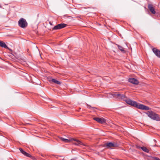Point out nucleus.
I'll return each mask as SVG.
<instances>
[{"mask_svg":"<svg viewBox=\"0 0 160 160\" xmlns=\"http://www.w3.org/2000/svg\"><path fill=\"white\" fill-rule=\"evenodd\" d=\"M130 105L142 110H149L150 109L149 107L142 104H138L136 102L132 100Z\"/></svg>","mask_w":160,"mask_h":160,"instance_id":"nucleus-1","label":"nucleus"},{"mask_svg":"<svg viewBox=\"0 0 160 160\" xmlns=\"http://www.w3.org/2000/svg\"><path fill=\"white\" fill-rule=\"evenodd\" d=\"M148 117L151 118L156 120H160V118L158 115L152 111H148L146 113Z\"/></svg>","mask_w":160,"mask_h":160,"instance_id":"nucleus-2","label":"nucleus"},{"mask_svg":"<svg viewBox=\"0 0 160 160\" xmlns=\"http://www.w3.org/2000/svg\"><path fill=\"white\" fill-rule=\"evenodd\" d=\"M18 24L19 26L23 28H25L27 25L26 20L23 18H21L19 20Z\"/></svg>","mask_w":160,"mask_h":160,"instance_id":"nucleus-3","label":"nucleus"},{"mask_svg":"<svg viewBox=\"0 0 160 160\" xmlns=\"http://www.w3.org/2000/svg\"><path fill=\"white\" fill-rule=\"evenodd\" d=\"M67 26V25L64 23H60L55 26L53 28L52 30H57L61 29Z\"/></svg>","mask_w":160,"mask_h":160,"instance_id":"nucleus-4","label":"nucleus"},{"mask_svg":"<svg viewBox=\"0 0 160 160\" xmlns=\"http://www.w3.org/2000/svg\"><path fill=\"white\" fill-rule=\"evenodd\" d=\"M104 146L107 148H112V147H116L118 146L117 144L112 142L106 143L104 144Z\"/></svg>","mask_w":160,"mask_h":160,"instance_id":"nucleus-5","label":"nucleus"},{"mask_svg":"<svg viewBox=\"0 0 160 160\" xmlns=\"http://www.w3.org/2000/svg\"><path fill=\"white\" fill-rule=\"evenodd\" d=\"M93 119L98 122L103 124L105 123L106 120L105 119L103 118H94Z\"/></svg>","mask_w":160,"mask_h":160,"instance_id":"nucleus-6","label":"nucleus"},{"mask_svg":"<svg viewBox=\"0 0 160 160\" xmlns=\"http://www.w3.org/2000/svg\"><path fill=\"white\" fill-rule=\"evenodd\" d=\"M152 51L156 56L160 58V50L154 48L152 49Z\"/></svg>","mask_w":160,"mask_h":160,"instance_id":"nucleus-7","label":"nucleus"},{"mask_svg":"<svg viewBox=\"0 0 160 160\" xmlns=\"http://www.w3.org/2000/svg\"><path fill=\"white\" fill-rule=\"evenodd\" d=\"M148 8L152 14H155L156 13L155 9L153 5L151 4H149L148 5Z\"/></svg>","mask_w":160,"mask_h":160,"instance_id":"nucleus-8","label":"nucleus"},{"mask_svg":"<svg viewBox=\"0 0 160 160\" xmlns=\"http://www.w3.org/2000/svg\"><path fill=\"white\" fill-rule=\"evenodd\" d=\"M48 81L50 82H53L55 84L60 85L61 84V82L57 80L52 78H48Z\"/></svg>","mask_w":160,"mask_h":160,"instance_id":"nucleus-9","label":"nucleus"},{"mask_svg":"<svg viewBox=\"0 0 160 160\" xmlns=\"http://www.w3.org/2000/svg\"><path fill=\"white\" fill-rule=\"evenodd\" d=\"M72 141H74L76 142H74L73 143L74 144H75L76 145H82L84 146H86V145L82 142L81 141H79L76 139H74V138H72Z\"/></svg>","mask_w":160,"mask_h":160,"instance_id":"nucleus-10","label":"nucleus"},{"mask_svg":"<svg viewBox=\"0 0 160 160\" xmlns=\"http://www.w3.org/2000/svg\"><path fill=\"white\" fill-rule=\"evenodd\" d=\"M128 81L130 82L135 84H138L139 83L138 81L134 78H129Z\"/></svg>","mask_w":160,"mask_h":160,"instance_id":"nucleus-11","label":"nucleus"},{"mask_svg":"<svg viewBox=\"0 0 160 160\" xmlns=\"http://www.w3.org/2000/svg\"><path fill=\"white\" fill-rule=\"evenodd\" d=\"M60 139L63 142H69L71 141H72V138L69 139L64 138L62 137H60Z\"/></svg>","mask_w":160,"mask_h":160,"instance_id":"nucleus-12","label":"nucleus"},{"mask_svg":"<svg viewBox=\"0 0 160 160\" xmlns=\"http://www.w3.org/2000/svg\"><path fill=\"white\" fill-rule=\"evenodd\" d=\"M0 46L6 48H8L5 43L1 41H0Z\"/></svg>","mask_w":160,"mask_h":160,"instance_id":"nucleus-13","label":"nucleus"},{"mask_svg":"<svg viewBox=\"0 0 160 160\" xmlns=\"http://www.w3.org/2000/svg\"><path fill=\"white\" fill-rule=\"evenodd\" d=\"M118 49L122 52H125V51L124 50V48L121 46L117 45Z\"/></svg>","mask_w":160,"mask_h":160,"instance_id":"nucleus-14","label":"nucleus"},{"mask_svg":"<svg viewBox=\"0 0 160 160\" xmlns=\"http://www.w3.org/2000/svg\"><path fill=\"white\" fill-rule=\"evenodd\" d=\"M141 149L146 152L148 153L149 150L145 147H142L141 148Z\"/></svg>","mask_w":160,"mask_h":160,"instance_id":"nucleus-15","label":"nucleus"},{"mask_svg":"<svg viewBox=\"0 0 160 160\" xmlns=\"http://www.w3.org/2000/svg\"><path fill=\"white\" fill-rule=\"evenodd\" d=\"M114 97H117V98H118L119 99H120V97H121V96L122 95V94H120V93H116L114 94Z\"/></svg>","mask_w":160,"mask_h":160,"instance_id":"nucleus-16","label":"nucleus"},{"mask_svg":"<svg viewBox=\"0 0 160 160\" xmlns=\"http://www.w3.org/2000/svg\"><path fill=\"white\" fill-rule=\"evenodd\" d=\"M22 154H23L24 156L28 157H29L31 156L30 154L29 153H27L25 151L24 152H23Z\"/></svg>","mask_w":160,"mask_h":160,"instance_id":"nucleus-17","label":"nucleus"},{"mask_svg":"<svg viewBox=\"0 0 160 160\" xmlns=\"http://www.w3.org/2000/svg\"><path fill=\"white\" fill-rule=\"evenodd\" d=\"M132 101V100L129 99H126L125 100V101L126 103L129 105L130 104V103H131Z\"/></svg>","mask_w":160,"mask_h":160,"instance_id":"nucleus-18","label":"nucleus"},{"mask_svg":"<svg viewBox=\"0 0 160 160\" xmlns=\"http://www.w3.org/2000/svg\"><path fill=\"white\" fill-rule=\"evenodd\" d=\"M126 98V96L123 94H122L121 97H120V99H123L124 101H125V99Z\"/></svg>","mask_w":160,"mask_h":160,"instance_id":"nucleus-19","label":"nucleus"},{"mask_svg":"<svg viewBox=\"0 0 160 160\" xmlns=\"http://www.w3.org/2000/svg\"><path fill=\"white\" fill-rule=\"evenodd\" d=\"M152 160H160V159L158 158L154 157L153 158V159Z\"/></svg>","mask_w":160,"mask_h":160,"instance_id":"nucleus-20","label":"nucleus"},{"mask_svg":"<svg viewBox=\"0 0 160 160\" xmlns=\"http://www.w3.org/2000/svg\"><path fill=\"white\" fill-rule=\"evenodd\" d=\"M19 150L21 152L22 154L23 152L24 151L22 148H20Z\"/></svg>","mask_w":160,"mask_h":160,"instance_id":"nucleus-21","label":"nucleus"},{"mask_svg":"<svg viewBox=\"0 0 160 160\" xmlns=\"http://www.w3.org/2000/svg\"><path fill=\"white\" fill-rule=\"evenodd\" d=\"M29 157L33 160H35V157H33L31 155V156Z\"/></svg>","mask_w":160,"mask_h":160,"instance_id":"nucleus-22","label":"nucleus"},{"mask_svg":"<svg viewBox=\"0 0 160 160\" xmlns=\"http://www.w3.org/2000/svg\"><path fill=\"white\" fill-rule=\"evenodd\" d=\"M137 147L138 148H141L142 147H140V146H137Z\"/></svg>","mask_w":160,"mask_h":160,"instance_id":"nucleus-23","label":"nucleus"},{"mask_svg":"<svg viewBox=\"0 0 160 160\" xmlns=\"http://www.w3.org/2000/svg\"><path fill=\"white\" fill-rule=\"evenodd\" d=\"M49 24L51 25H52V23L50 22H49Z\"/></svg>","mask_w":160,"mask_h":160,"instance_id":"nucleus-24","label":"nucleus"},{"mask_svg":"<svg viewBox=\"0 0 160 160\" xmlns=\"http://www.w3.org/2000/svg\"><path fill=\"white\" fill-rule=\"evenodd\" d=\"M71 160H75V159L74 158L72 159Z\"/></svg>","mask_w":160,"mask_h":160,"instance_id":"nucleus-25","label":"nucleus"},{"mask_svg":"<svg viewBox=\"0 0 160 160\" xmlns=\"http://www.w3.org/2000/svg\"><path fill=\"white\" fill-rule=\"evenodd\" d=\"M0 8H2V6L1 5H0Z\"/></svg>","mask_w":160,"mask_h":160,"instance_id":"nucleus-26","label":"nucleus"},{"mask_svg":"<svg viewBox=\"0 0 160 160\" xmlns=\"http://www.w3.org/2000/svg\"><path fill=\"white\" fill-rule=\"evenodd\" d=\"M41 156H42V157H44V156H43V155L41 154Z\"/></svg>","mask_w":160,"mask_h":160,"instance_id":"nucleus-27","label":"nucleus"},{"mask_svg":"<svg viewBox=\"0 0 160 160\" xmlns=\"http://www.w3.org/2000/svg\"><path fill=\"white\" fill-rule=\"evenodd\" d=\"M154 141H155V142L156 141L155 140H154Z\"/></svg>","mask_w":160,"mask_h":160,"instance_id":"nucleus-28","label":"nucleus"},{"mask_svg":"<svg viewBox=\"0 0 160 160\" xmlns=\"http://www.w3.org/2000/svg\"><path fill=\"white\" fill-rule=\"evenodd\" d=\"M0 67V68H2V67Z\"/></svg>","mask_w":160,"mask_h":160,"instance_id":"nucleus-29","label":"nucleus"}]
</instances>
